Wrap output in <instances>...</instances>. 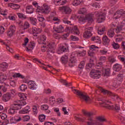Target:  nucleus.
Wrapping results in <instances>:
<instances>
[{
	"mask_svg": "<svg viewBox=\"0 0 125 125\" xmlns=\"http://www.w3.org/2000/svg\"><path fill=\"white\" fill-rule=\"evenodd\" d=\"M18 96L21 101H19V102H16L11 106L10 109L8 110V113L10 115H13V114L17 113V111H16L17 110H20V109L22 108V106H24L27 104V103L25 101L27 100V97L25 95V94L20 93Z\"/></svg>",
	"mask_w": 125,
	"mask_h": 125,
	"instance_id": "f257e3e1",
	"label": "nucleus"
},
{
	"mask_svg": "<svg viewBox=\"0 0 125 125\" xmlns=\"http://www.w3.org/2000/svg\"><path fill=\"white\" fill-rule=\"evenodd\" d=\"M32 4L34 5L35 7H37V12H42V13H44V14H48L51 10L50 7L46 4H44L42 8L40 6H39L38 2H33Z\"/></svg>",
	"mask_w": 125,
	"mask_h": 125,
	"instance_id": "f03ea898",
	"label": "nucleus"
},
{
	"mask_svg": "<svg viewBox=\"0 0 125 125\" xmlns=\"http://www.w3.org/2000/svg\"><path fill=\"white\" fill-rule=\"evenodd\" d=\"M74 93L78 95L81 99H83V100H84L86 103H87L88 101H90V98H89V97L87 96L85 93L79 91L77 89L74 90Z\"/></svg>",
	"mask_w": 125,
	"mask_h": 125,
	"instance_id": "7ed1b4c3",
	"label": "nucleus"
},
{
	"mask_svg": "<svg viewBox=\"0 0 125 125\" xmlns=\"http://www.w3.org/2000/svg\"><path fill=\"white\" fill-rule=\"evenodd\" d=\"M111 103L110 101H102L101 102H100L101 104H104V106L109 110H120V105L119 104H116L115 107L113 105L109 104L106 103Z\"/></svg>",
	"mask_w": 125,
	"mask_h": 125,
	"instance_id": "20e7f679",
	"label": "nucleus"
},
{
	"mask_svg": "<svg viewBox=\"0 0 125 125\" xmlns=\"http://www.w3.org/2000/svg\"><path fill=\"white\" fill-rule=\"evenodd\" d=\"M55 43L54 42L49 43L47 44V55L48 57H50L54 53V45Z\"/></svg>",
	"mask_w": 125,
	"mask_h": 125,
	"instance_id": "39448f33",
	"label": "nucleus"
},
{
	"mask_svg": "<svg viewBox=\"0 0 125 125\" xmlns=\"http://www.w3.org/2000/svg\"><path fill=\"white\" fill-rule=\"evenodd\" d=\"M84 20H87L89 23H92L93 22V14H89L87 15L85 18H83V17H81L79 19V21L80 23H83V22L84 21Z\"/></svg>",
	"mask_w": 125,
	"mask_h": 125,
	"instance_id": "423d86ee",
	"label": "nucleus"
},
{
	"mask_svg": "<svg viewBox=\"0 0 125 125\" xmlns=\"http://www.w3.org/2000/svg\"><path fill=\"white\" fill-rule=\"evenodd\" d=\"M93 31V27H89L85 29V32L83 33V37L85 39H89L92 36L91 32Z\"/></svg>",
	"mask_w": 125,
	"mask_h": 125,
	"instance_id": "0eeeda50",
	"label": "nucleus"
},
{
	"mask_svg": "<svg viewBox=\"0 0 125 125\" xmlns=\"http://www.w3.org/2000/svg\"><path fill=\"white\" fill-rule=\"evenodd\" d=\"M90 75L91 78L92 79H95L97 80V79H99L101 77V75H100V71L92 70L90 72Z\"/></svg>",
	"mask_w": 125,
	"mask_h": 125,
	"instance_id": "6e6552de",
	"label": "nucleus"
},
{
	"mask_svg": "<svg viewBox=\"0 0 125 125\" xmlns=\"http://www.w3.org/2000/svg\"><path fill=\"white\" fill-rule=\"evenodd\" d=\"M125 17V11L124 10H120L119 11H117L115 14L114 15L113 19L114 20H117V19H119L120 17Z\"/></svg>",
	"mask_w": 125,
	"mask_h": 125,
	"instance_id": "1a4fd4ad",
	"label": "nucleus"
},
{
	"mask_svg": "<svg viewBox=\"0 0 125 125\" xmlns=\"http://www.w3.org/2000/svg\"><path fill=\"white\" fill-rule=\"evenodd\" d=\"M59 10H62L64 14H70L72 12V9L71 8L67 6L60 7Z\"/></svg>",
	"mask_w": 125,
	"mask_h": 125,
	"instance_id": "9d476101",
	"label": "nucleus"
},
{
	"mask_svg": "<svg viewBox=\"0 0 125 125\" xmlns=\"http://www.w3.org/2000/svg\"><path fill=\"white\" fill-rule=\"evenodd\" d=\"M102 89V92L104 93V94H107V95H110V96H113L114 99H120V98H119V96H117L116 94H114L112 93V92H110L107 90Z\"/></svg>",
	"mask_w": 125,
	"mask_h": 125,
	"instance_id": "9b49d317",
	"label": "nucleus"
},
{
	"mask_svg": "<svg viewBox=\"0 0 125 125\" xmlns=\"http://www.w3.org/2000/svg\"><path fill=\"white\" fill-rule=\"evenodd\" d=\"M59 52H66L69 50V45L67 43H64L63 45L60 46L58 48Z\"/></svg>",
	"mask_w": 125,
	"mask_h": 125,
	"instance_id": "f8f14e48",
	"label": "nucleus"
},
{
	"mask_svg": "<svg viewBox=\"0 0 125 125\" xmlns=\"http://www.w3.org/2000/svg\"><path fill=\"white\" fill-rule=\"evenodd\" d=\"M106 19V13H101L99 14L98 18L97 19L98 23H102L103 21H104Z\"/></svg>",
	"mask_w": 125,
	"mask_h": 125,
	"instance_id": "ddd939ff",
	"label": "nucleus"
},
{
	"mask_svg": "<svg viewBox=\"0 0 125 125\" xmlns=\"http://www.w3.org/2000/svg\"><path fill=\"white\" fill-rule=\"evenodd\" d=\"M12 97V94L7 93L3 95L1 99L4 102H7L8 101H9L10 99H11Z\"/></svg>",
	"mask_w": 125,
	"mask_h": 125,
	"instance_id": "4468645a",
	"label": "nucleus"
},
{
	"mask_svg": "<svg viewBox=\"0 0 125 125\" xmlns=\"http://www.w3.org/2000/svg\"><path fill=\"white\" fill-rule=\"evenodd\" d=\"M26 83L28 84V88L35 90L37 89V85L35 83V82L33 81H27Z\"/></svg>",
	"mask_w": 125,
	"mask_h": 125,
	"instance_id": "2eb2a0df",
	"label": "nucleus"
},
{
	"mask_svg": "<svg viewBox=\"0 0 125 125\" xmlns=\"http://www.w3.org/2000/svg\"><path fill=\"white\" fill-rule=\"evenodd\" d=\"M76 61V56L75 55H71L68 64L69 67H74V66H75Z\"/></svg>",
	"mask_w": 125,
	"mask_h": 125,
	"instance_id": "dca6fc26",
	"label": "nucleus"
},
{
	"mask_svg": "<svg viewBox=\"0 0 125 125\" xmlns=\"http://www.w3.org/2000/svg\"><path fill=\"white\" fill-rule=\"evenodd\" d=\"M97 120L96 122H98L99 123L96 124V125H103L102 123L106 122V119L103 116H99L97 117Z\"/></svg>",
	"mask_w": 125,
	"mask_h": 125,
	"instance_id": "f3484780",
	"label": "nucleus"
},
{
	"mask_svg": "<svg viewBox=\"0 0 125 125\" xmlns=\"http://www.w3.org/2000/svg\"><path fill=\"white\" fill-rule=\"evenodd\" d=\"M35 11V8L32 5H28L26 7V12L28 14H32Z\"/></svg>",
	"mask_w": 125,
	"mask_h": 125,
	"instance_id": "a211bd4d",
	"label": "nucleus"
},
{
	"mask_svg": "<svg viewBox=\"0 0 125 125\" xmlns=\"http://www.w3.org/2000/svg\"><path fill=\"white\" fill-rule=\"evenodd\" d=\"M91 41L94 42H96V43H101V39H100V37L97 36H93L91 38Z\"/></svg>",
	"mask_w": 125,
	"mask_h": 125,
	"instance_id": "6ab92c4d",
	"label": "nucleus"
},
{
	"mask_svg": "<svg viewBox=\"0 0 125 125\" xmlns=\"http://www.w3.org/2000/svg\"><path fill=\"white\" fill-rule=\"evenodd\" d=\"M36 46V43L34 42H30L27 47V51H32L34 49V47Z\"/></svg>",
	"mask_w": 125,
	"mask_h": 125,
	"instance_id": "aec40b11",
	"label": "nucleus"
},
{
	"mask_svg": "<svg viewBox=\"0 0 125 125\" xmlns=\"http://www.w3.org/2000/svg\"><path fill=\"white\" fill-rule=\"evenodd\" d=\"M88 122H87V125H96L97 124H99L98 121L96 120H93L92 118L89 117L88 118Z\"/></svg>",
	"mask_w": 125,
	"mask_h": 125,
	"instance_id": "412c9836",
	"label": "nucleus"
},
{
	"mask_svg": "<svg viewBox=\"0 0 125 125\" xmlns=\"http://www.w3.org/2000/svg\"><path fill=\"white\" fill-rule=\"evenodd\" d=\"M71 33L74 34V35H79L80 34V31L78 28V26H74L70 29Z\"/></svg>",
	"mask_w": 125,
	"mask_h": 125,
	"instance_id": "4be33fe9",
	"label": "nucleus"
},
{
	"mask_svg": "<svg viewBox=\"0 0 125 125\" xmlns=\"http://www.w3.org/2000/svg\"><path fill=\"white\" fill-rule=\"evenodd\" d=\"M103 43L104 45H109L110 39L108 38V37L104 36L103 37Z\"/></svg>",
	"mask_w": 125,
	"mask_h": 125,
	"instance_id": "5701e85b",
	"label": "nucleus"
},
{
	"mask_svg": "<svg viewBox=\"0 0 125 125\" xmlns=\"http://www.w3.org/2000/svg\"><path fill=\"white\" fill-rule=\"evenodd\" d=\"M22 22L21 21L20 22L19 25L20 26H22L23 27V30H27V29H29L30 28V23L28 22V21H25L23 24L21 23Z\"/></svg>",
	"mask_w": 125,
	"mask_h": 125,
	"instance_id": "b1692460",
	"label": "nucleus"
},
{
	"mask_svg": "<svg viewBox=\"0 0 125 125\" xmlns=\"http://www.w3.org/2000/svg\"><path fill=\"white\" fill-rule=\"evenodd\" d=\"M113 70L115 72H120L122 70V65L116 63L113 65Z\"/></svg>",
	"mask_w": 125,
	"mask_h": 125,
	"instance_id": "393cba45",
	"label": "nucleus"
},
{
	"mask_svg": "<svg viewBox=\"0 0 125 125\" xmlns=\"http://www.w3.org/2000/svg\"><path fill=\"white\" fill-rule=\"evenodd\" d=\"M61 62L62 64H64V65L68 63V56L66 55L62 56L61 58Z\"/></svg>",
	"mask_w": 125,
	"mask_h": 125,
	"instance_id": "a878e982",
	"label": "nucleus"
},
{
	"mask_svg": "<svg viewBox=\"0 0 125 125\" xmlns=\"http://www.w3.org/2000/svg\"><path fill=\"white\" fill-rule=\"evenodd\" d=\"M54 30L57 33H62L64 31V27L62 25H60L57 27H54Z\"/></svg>",
	"mask_w": 125,
	"mask_h": 125,
	"instance_id": "bb28decb",
	"label": "nucleus"
},
{
	"mask_svg": "<svg viewBox=\"0 0 125 125\" xmlns=\"http://www.w3.org/2000/svg\"><path fill=\"white\" fill-rule=\"evenodd\" d=\"M30 112V106H27L25 108H23L20 111V114H28Z\"/></svg>",
	"mask_w": 125,
	"mask_h": 125,
	"instance_id": "cd10ccee",
	"label": "nucleus"
},
{
	"mask_svg": "<svg viewBox=\"0 0 125 125\" xmlns=\"http://www.w3.org/2000/svg\"><path fill=\"white\" fill-rule=\"evenodd\" d=\"M98 48V46H96L94 45H92L90 46V51L88 52V54L90 56H93V53H91V50H95V49Z\"/></svg>",
	"mask_w": 125,
	"mask_h": 125,
	"instance_id": "c85d7f7f",
	"label": "nucleus"
},
{
	"mask_svg": "<svg viewBox=\"0 0 125 125\" xmlns=\"http://www.w3.org/2000/svg\"><path fill=\"white\" fill-rule=\"evenodd\" d=\"M83 1L82 0H74L72 1V5L74 6H78V5H80Z\"/></svg>",
	"mask_w": 125,
	"mask_h": 125,
	"instance_id": "c756f323",
	"label": "nucleus"
},
{
	"mask_svg": "<svg viewBox=\"0 0 125 125\" xmlns=\"http://www.w3.org/2000/svg\"><path fill=\"white\" fill-rule=\"evenodd\" d=\"M107 35L109 38H113L115 36V32L113 29H110L107 32Z\"/></svg>",
	"mask_w": 125,
	"mask_h": 125,
	"instance_id": "7c9ffc66",
	"label": "nucleus"
},
{
	"mask_svg": "<svg viewBox=\"0 0 125 125\" xmlns=\"http://www.w3.org/2000/svg\"><path fill=\"white\" fill-rule=\"evenodd\" d=\"M55 3H58V5H63V4H65L67 1L66 0H55Z\"/></svg>",
	"mask_w": 125,
	"mask_h": 125,
	"instance_id": "2f4dec72",
	"label": "nucleus"
},
{
	"mask_svg": "<svg viewBox=\"0 0 125 125\" xmlns=\"http://www.w3.org/2000/svg\"><path fill=\"white\" fill-rule=\"evenodd\" d=\"M6 76H4L3 74H0V83H4L5 81H6Z\"/></svg>",
	"mask_w": 125,
	"mask_h": 125,
	"instance_id": "473e14b6",
	"label": "nucleus"
},
{
	"mask_svg": "<svg viewBox=\"0 0 125 125\" xmlns=\"http://www.w3.org/2000/svg\"><path fill=\"white\" fill-rule=\"evenodd\" d=\"M0 116L1 120H5L6 121V123L7 124H8V120H7V116L5 113H2Z\"/></svg>",
	"mask_w": 125,
	"mask_h": 125,
	"instance_id": "72a5a7b5",
	"label": "nucleus"
},
{
	"mask_svg": "<svg viewBox=\"0 0 125 125\" xmlns=\"http://www.w3.org/2000/svg\"><path fill=\"white\" fill-rule=\"evenodd\" d=\"M32 32L33 34H40L41 33V29L36 27H33Z\"/></svg>",
	"mask_w": 125,
	"mask_h": 125,
	"instance_id": "f704fd0d",
	"label": "nucleus"
},
{
	"mask_svg": "<svg viewBox=\"0 0 125 125\" xmlns=\"http://www.w3.org/2000/svg\"><path fill=\"white\" fill-rule=\"evenodd\" d=\"M10 6L14 9H19V8H20V6L19 5L15 3L10 4Z\"/></svg>",
	"mask_w": 125,
	"mask_h": 125,
	"instance_id": "c9c22d12",
	"label": "nucleus"
},
{
	"mask_svg": "<svg viewBox=\"0 0 125 125\" xmlns=\"http://www.w3.org/2000/svg\"><path fill=\"white\" fill-rule=\"evenodd\" d=\"M118 24L116 22H112L110 25V29H113V30H116V28H118Z\"/></svg>",
	"mask_w": 125,
	"mask_h": 125,
	"instance_id": "e433bc0d",
	"label": "nucleus"
},
{
	"mask_svg": "<svg viewBox=\"0 0 125 125\" xmlns=\"http://www.w3.org/2000/svg\"><path fill=\"white\" fill-rule=\"evenodd\" d=\"M61 83H62L64 85H66V86H71L72 85V83H68L67 81L65 80H61L60 81Z\"/></svg>",
	"mask_w": 125,
	"mask_h": 125,
	"instance_id": "4c0bfd02",
	"label": "nucleus"
},
{
	"mask_svg": "<svg viewBox=\"0 0 125 125\" xmlns=\"http://www.w3.org/2000/svg\"><path fill=\"white\" fill-rule=\"evenodd\" d=\"M21 121V117H19V119H17L16 118L12 119L10 120L11 124H16L17 122H20Z\"/></svg>",
	"mask_w": 125,
	"mask_h": 125,
	"instance_id": "58836bf2",
	"label": "nucleus"
},
{
	"mask_svg": "<svg viewBox=\"0 0 125 125\" xmlns=\"http://www.w3.org/2000/svg\"><path fill=\"white\" fill-rule=\"evenodd\" d=\"M13 78H20V79H24V76L20 73H15L13 75Z\"/></svg>",
	"mask_w": 125,
	"mask_h": 125,
	"instance_id": "ea45409f",
	"label": "nucleus"
},
{
	"mask_svg": "<svg viewBox=\"0 0 125 125\" xmlns=\"http://www.w3.org/2000/svg\"><path fill=\"white\" fill-rule=\"evenodd\" d=\"M39 119L40 122H44L45 120V115H44V114H41L39 115Z\"/></svg>",
	"mask_w": 125,
	"mask_h": 125,
	"instance_id": "a19ab883",
	"label": "nucleus"
},
{
	"mask_svg": "<svg viewBox=\"0 0 125 125\" xmlns=\"http://www.w3.org/2000/svg\"><path fill=\"white\" fill-rule=\"evenodd\" d=\"M8 67V63L6 62H3L0 64V68H2L3 69H6Z\"/></svg>",
	"mask_w": 125,
	"mask_h": 125,
	"instance_id": "79ce46f5",
	"label": "nucleus"
},
{
	"mask_svg": "<svg viewBox=\"0 0 125 125\" xmlns=\"http://www.w3.org/2000/svg\"><path fill=\"white\" fill-rule=\"evenodd\" d=\"M86 12V9L85 8H82L78 11L79 14H83Z\"/></svg>",
	"mask_w": 125,
	"mask_h": 125,
	"instance_id": "37998d69",
	"label": "nucleus"
},
{
	"mask_svg": "<svg viewBox=\"0 0 125 125\" xmlns=\"http://www.w3.org/2000/svg\"><path fill=\"white\" fill-rule=\"evenodd\" d=\"M28 87H27V85H25L24 84H21L20 86V89L21 90V91H25L26 89H27Z\"/></svg>",
	"mask_w": 125,
	"mask_h": 125,
	"instance_id": "c03bdc74",
	"label": "nucleus"
},
{
	"mask_svg": "<svg viewBox=\"0 0 125 125\" xmlns=\"http://www.w3.org/2000/svg\"><path fill=\"white\" fill-rule=\"evenodd\" d=\"M82 112L83 114L84 115V116H86L87 117H91V116H92V113L85 111V110L83 109L82 110Z\"/></svg>",
	"mask_w": 125,
	"mask_h": 125,
	"instance_id": "a18cd8bd",
	"label": "nucleus"
},
{
	"mask_svg": "<svg viewBox=\"0 0 125 125\" xmlns=\"http://www.w3.org/2000/svg\"><path fill=\"white\" fill-rule=\"evenodd\" d=\"M30 22L32 25H37V20H36V18H29Z\"/></svg>",
	"mask_w": 125,
	"mask_h": 125,
	"instance_id": "49530a36",
	"label": "nucleus"
},
{
	"mask_svg": "<svg viewBox=\"0 0 125 125\" xmlns=\"http://www.w3.org/2000/svg\"><path fill=\"white\" fill-rule=\"evenodd\" d=\"M18 16H19V18L26 19L27 18V16L22 13H18Z\"/></svg>",
	"mask_w": 125,
	"mask_h": 125,
	"instance_id": "de8ad7c7",
	"label": "nucleus"
},
{
	"mask_svg": "<svg viewBox=\"0 0 125 125\" xmlns=\"http://www.w3.org/2000/svg\"><path fill=\"white\" fill-rule=\"evenodd\" d=\"M112 45L114 49H119L120 48V45L118 43L113 42Z\"/></svg>",
	"mask_w": 125,
	"mask_h": 125,
	"instance_id": "09e8293b",
	"label": "nucleus"
},
{
	"mask_svg": "<svg viewBox=\"0 0 125 125\" xmlns=\"http://www.w3.org/2000/svg\"><path fill=\"white\" fill-rule=\"evenodd\" d=\"M94 65V64H93V63H88L86 65V69H87L88 70H90L91 69V68H92V67H93Z\"/></svg>",
	"mask_w": 125,
	"mask_h": 125,
	"instance_id": "8fccbe9b",
	"label": "nucleus"
},
{
	"mask_svg": "<svg viewBox=\"0 0 125 125\" xmlns=\"http://www.w3.org/2000/svg\"><path fill=\"white\" fill-rule=\"evenodd\" d=\"M103 73H104V76H109V74H110V69H105L104 70Z\"/></svg>",
	"mask_w": 125,
	"mask_h": 125,
	"instance_id": "3c124183",
	"label": "nucleus"
},
{
	"mask_svg": "<svg viewBox=\"0 0 125 125\" xmlns=\"http://www.w3.org/2000/svg\"><path fill=\"white\" fill-rule=\"evenodd\" d=\"M49 106L48 105L46 104H43L41 106L42 110H43V111H46L48 109Z\"/></svg>",
	"mask_w": 125,
	"mask_h": 125,
	"instance_id": "603ef678",
	"label": "nucleus"
},
{
	"mask_svg": "<svg viewBox=\"0 0 125 125\" xmlns=\"http://www.w3.org/2000/svg\"><path fill=\"white\" fill-rule=\"evenodd\" d=\"M107 52H108V51L105 49L100 50V53L101 55H105L107 54Z\"/></svg>",
	"mask_w": 125,
	"mask_h": 125,
	"instance_id": "864d4df0",
	"label": "nucleus"
},
{
	"mask_svg": "<svg viewBox=\"0 0 125 125\" xmlns=\"http://www.w3.org/2000/svg\"><path fill=\"white\" fill-rule=\"evenodd\" d=\"M9 30L13 32V33H15V31H16V28L14 25H11L9 27Z\"/></svg>",
	"mask_w": 125,
	"mask_h": 125,
	"instance_id": "5fc2aeb1",
	"label": "nucleus"
},
{
	"mask_svg": "<svg viewBox=\"0 0 125 125\" xmlns=\"http://www.w3.org/2000/svg\"><path fill=\"white\" fill-rule=\"evenodd\" d=\"M75 120H76V121H78L79 122H83V121L85 120V118L84 117H83V118H82L81 117H75Z\"/></svg>",
	"mask_w": 125,
	"mask_h": 125,
	"instance_id": "6e6d98bb",
	"label": "nucleus"
},
{
	"mask_svg": "<svg viewBox=\"0 0 125 125\" xmlns=\"http://www.w3.org/2000/svg\"><path fill=\"white\" fill-rule=\"evenodd\" d=\"M13 35H14V32L11 31V30H10L9 29L7 31L8 37H9V38H11V37H12V36H13Z\"/></svg>",
	"mask_w": 125,
	"mask_h": 125,
	"instance_id": "4d7b16f0",
	"label": "nucleus"
},
{
	"mask_svg": "<svg viewBox=\"0 0 125 125\" xmlns=\"http://www.w3.org/2000/svg\"><path fill=\"white\" fill-rule=\"evenodd\" d=\"M62 22L67 25H71V21H69L67 19L64 18L62 20Z\"/></svg>",
	"mask_w": 125,
	"mask_h": 125,
	"instance_id": "13d9d810",
	"label": "nucleus"
},
{
	"mask_svg": "<svg viewBox=\"0 0 125 125\" xmlns=\"http://www.w3.org/2000/svg\"><path fill=\"white\" fill-rule=\"evenodd\" d=\"M30 116L28 115H25L23 116V122H28V121H30Z\"/></svg>",
	"mask_w": 125,
	"mask_h": 125,
	"instance_id": "bf43d9fd",
	"label": "nucleus"
},
{
	"mask_svg": "<svg viewBox=\"0 0 125 125\" xmlns=\"http://www.w3.org/2000/svg\"><path fill=\"white\" fill-rule=\"evenodd\" d=\"M104 31L105 28H102V29L98 30V34H99V35H103Z\"/></svg>",
	"mask_w": 125,
	"mask_h": 125,
	"instance_id": "052dcab7",
	"label": "nucleus"
},
{
	"mask_svg": "<svg viewBox=\"0 0 125 125\" xmlns=\"http://www.w3.org/2000/svg\"><path fill=\"white\" fill-rule=\"evenodd\" d=\"M46 49H47V47L45 45H43L41 46V50L42 52H45L46 51Z\"/></svg>",
	"mask_w": 125,
	"mask_h": 125,
	"instance_id": "680f3d73",
	"label": "nucleus"
},
{
	"mask_svg": "<svg viewBox=\"0 0 125 125\" xmlns=\"http://www.w3.org/2000/svg\"><path fill=\"white\" fill-rule=\"evenodd\" d=\"M84 67V62H80V64L79 65L78 67L79 69H83Z\"/></svg>",
	"mask_w": 125,
	"mask_h": 125,
	"instance_id": "e2e57ef3",
	"label": "nucleus"
},
{
	"mask_svg": "<svg viewBox=\"0 0 125 125\" xmlns=\"http://www.w3.org/2000/svg\"><path fill=\"white\" fill-rule=\"evenodd\" d=\"M78 55H79V56H84L85 55V51L78 52Z\"/></svg>",
	"mask_w": 125,
	"mask_h": 125,
	"instance_id": "0e129e2a",
	"label": "nucleus"
},
{
	"mask_svg": "<svg viewBox=\"0 0 125 125\" xmlns=\"http://www.w3.org/2000/svg\"><path fill=\"white\" fill-rule=\"evenodd\" d=\"M119 119L120 121H121V123L123 124L124 125H125V118L121 116L119 117Z\"/></svg>",
	"mask_w": 125,
	"mask_h": 125,
	"instance_id": "69168bd1",
	"label": "nucleus"
},
{
	"mask_svg": "<svg viewBox=\"0 0 125 125\" xmlns=\"http://www.w3.org/2000/svg\"><path fill=\"white\" fill-rule=\"evenodd\" d=\"M71 41H74V42H76V41H79V38L73 35L71 36Z\"/></svg>",
	"mask_w": 125,
	"mask_h": 125,
	"instance_id": "338daca9",
	"label": "nucleus"
},
{
	"mask_svg": "<svg viewBox=\"0 0 125 125\" xmlns=\"http://www.w3.org/2000/svg\"><path fill=\"white\" fill-rule=\"evenodd\" d=\"M106 57L102 56L100 58V61L103 63L106 61Z\"/></svg>",
	"mask_w": 125,
	"mask_h": 125,
	"instance_id": "774afa93",
	"label": "nucleus"
}]
</instances>
